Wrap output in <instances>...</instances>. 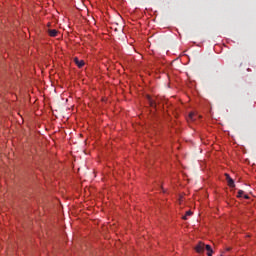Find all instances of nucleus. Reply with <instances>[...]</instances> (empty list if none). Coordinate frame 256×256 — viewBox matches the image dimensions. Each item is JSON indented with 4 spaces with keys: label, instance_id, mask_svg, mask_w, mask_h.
<instances>
[{
    "label": "nucleus",
    "instance_id": "f257e3e1",
    "mask_svg": "<svg viewBox=\"0 0 256 256\" xmlns=\"http://www.w3.org/2000/svg\"><path fill=\"white\" fill-rule=\"evenodd\" d=\"M205 247L206 245L204 243L199 242L195 247L196 253H203L205 251Z\"/></svg>",
    "mask_w": 256,
    "mask_h": 256
},
{
    "label": "nucleus",
    "instance_id": "f03ea898",
    "mask_svg": "<svg viewBox=\"0 0 256 256\" xmlns=\"http://www.w3.org/2000/svg\"><path fill=\"white\" fill-rule=\"evenodd\" d=\"M226 175V181L228 183V185L230 187H235V181L233 180V178H231V176H229V174H225Z\"/></svg>",
    "mask_w": 256,
    "mask_h": 256
},
{
    "label": "nucleus",
    "instance_id": "7ed1b4c3",
    "mask_svg": "<svg viewBox=\"0 0 256 256\" xmlns=\"http://www.w3.org/2000/svg\"><path fill=\"white\" fill-rule=\"evenodd\" d=\"M74 62L76 63L77 67H79V69L85 65V61L79 60L78 58H74Z\"/></svg>",
    "mask_w": 256,
    "mask_h": 256
},
{
    "label": "nucleus",
    "instance_id": "20e7f679",
    "mask_svg": "<svg viewBox=\"0 0 256 256\" xmlns=\"http://www.w3.org/2000/svg\"><path fill=\"white\" fill-rule=\"evenodd\" d=\"M205 250L207 251L208 256H213V248H211V245H206Z\"/></svg>",
    "mask_w": 256,
    "mask_h": 256
},
{
    "label": "nucleus",
    "instance_id": "39448f33",
    "mask_svg": "<svg viewBox=\"0 0 256 256\" xmlns=\"http://www.w3.org/2000/svg\"><path fill=\"white\" fill-rule=\"evenodd\" d=\"M58 33L59 32L56 29L48 30V34L50 35V37H57Z\"/></svg>",
    "mask_w": 256,
    "mask_h": 256
},
{
    "label": "nucleus",
    "instance_id": "423d86ee",
    "mask_svg": "<svg viewBox=\"0 0 256 256\" xmlns=\"http://www.w3.org/2000/svg\"><path fill=\"white\" fill-rule=\"evenodd\" d=\"M147 99H148V103H149L150 107H156L157 106V104L155 103V101H153L151 96H147Z\"/></svg>",
    "mask_w": 256,
    "mask_h": 256
},
{
    "label": "nucleus",
    "instance_id": "0eeeda50",
    "mask_svg": "<svg viewBox=\"0 0 256 256\" xmlns=\"http://www.w3.org/2000/svg\"><path fill=\"white\" fill-rule=\"evenodd\" d=\"M191 215H193V212H191V210H188L186 214L182 217V219H184V221H187V217H191Z\"/></svg>",
    "mask_w": 256,
    "mask_h": 256
},
{
    "label": "nucleus",
    "instance_id": "6e6552de",
    "mask_svg": "<svg viewBox=\"0 0 256 256\" xmlns=\"http://www.w3.org/2000/svg\"><path fill=\"white\" fill-rule=\"evenodd\" d=\"M244 193H245V192H244L243 190H239L237 197H238V198L243 197Z\"/></svg>",
    "mask_w": 256,
    "mask_h": 256
},
{
    "label": "nucleus",
    "instance_id": "1a4fd4ad",
    "mask_svg": "<svg viewBox=\"0 0 256 256\" xmlns=\"http://www.w3.org/2000/svg\"><path fill=\"white\" fill-rule=\"evenodd\" d=\"M189 118L193 121V119H195V113H190Z\"/></svg>",
    "mask_w": 256,
    "mask_h": 256
},
{
    "label": "nucleus",
    "instance_id": "9d476101",
    "mask_svg": "<svg viewBox=\"0 0 256 256\" xmlns=\"http://www.w3.org/2000/svg\"><path fill=\"white\" fill-rule=\"evenodd\" d=\"M244 199H249V195H244Z\"/></svg>",
    "mask_w": 256,
    "mask_h": 256
},
{
    "label": "nucleus",
    "instance_id": "9b49d317",
    "mask_svg": "<svg viewBox=\"0 0 256 256\" xmlns=\"http://www.w3.org/2000/svg\"><path fill=\"white\" fill-rule=\"evenodd\" d=\"M227 251H231V248H228Z\"/></svg>",
    "mask_w": 256,
    "mask_h": 256
}]
</instances>
